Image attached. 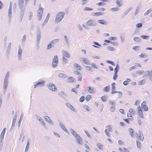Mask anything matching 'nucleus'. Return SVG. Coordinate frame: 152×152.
<instances>
[{
	"label": "nucleus",
	"instance_id": "nucleus-1",
	"mask_svg": "<svg viewBox=\"0 0 152 152\" xmlns=\"http://www.w3.org/2000/svg\"><path fill=\"white\" fill-rule=\"evenodd\" d=\"M10 76V72H7L5 75V78L4 79V85H3V92L4 94L6 93L7 90V87L8 83V80Z\"/></svg>",
	"mask_w": 152,
	"mask_h": 152
},
{
	"label": "nucleus",
	"instance_id": "nucleus-2",
	"mask_svg": "<svg viewBox=\"0 0 152 152\" xmlns=\"http://www.w3.org/2000/svg\"><path fill=\"white\" fill-rule=\"evenodd\" d=\"M65 15L64 12L62 11L58 12L56 16L55 23H58L60 22L64 18Z\"/></svg>",
	"mask_w": 152,
	"mask_h": 152
},
{
	"label": "nucleus",
	"instance_id": "nucleus-3",
	"mask_svg": "<svg viewBox=\"0 0 152 152\" xmlns=\"http://www.w3.org/2000/svg\"><path fill=\"white\" fill-rule=\"evenodd\" d=\"M43 9L40 6L39 7V9L37 10V18L39 21H40L42 18L43 14Z\"/></svg>",
	"mask_w": 152,
	"mask_h": 152
},
{
	"label": "nucleus",
	"instance_id": "nucleus-4",
	"mask_svg": "<svg viewBox=\"0 0 152 152\" xmlns=\"http://www.w3.org/2000/svg\"><path fill=\"white\" fill-rule=\"evenodd\" d=\"M12 7V3L11 2H10L8 14L9 22L10 23L11 22Z\"/></svg>",
	"mask_w": 152,
	"mask_h": 152
},
{
	"label": "nucleus",
	"instance_id": "nucleus-5",
	"mask_svg": "<svg viewBox=\"0 0 152 152\" xmlns=\"http://www.w3.org/2000/svg\"><path fill=\"white\" fill-rule=\"evenodd\" d=\"M22 49L20 45L18 46V60L19 61H21L22 59Z\"/></svg>",
	"mask_w": 152,
	"mask_h": 152
},
{
	"label": "nucleus",
	"instance_id": "nucleus-6",
	"mask_svg": "<svg viewBox=\"0 0 152 152\" xmlns=\"http://www.w3.org/2000/svg\"><path fill=\"white\" fill-rule=\"evenodd\" d=\"M41 37V35L40 30L39 28H38L37 32L36 42L37 45H39L40 40Z\"/></svg>",
	"mask_w": 152,
	"mask_h": 152
},
{
	"label": "nucleus",
	"instance_id": "nucleus-7",
	"mask_svg": "<svg viewBox=\"0 0 152 152\" xmlns=\"http://www.w3.org/2000/svg\"><path fill=\"white\" fill-rule=\"evenodd\" d=\"M58 64V56L57 55L54 56V58L53 60L52 67L53 68L56 67Z\"/></svg>",
	"mask_w": 152,
	"mask_h": 152
},
{
	"label": "nucleus",
	"instance_id": "nucleus-8",
	"mask_svg": "<svg viewBox=\"0 0 152 152\" xmlns=\"http://www.w3.org/2000/svg\"><path fill=\"white\" fill-rule=\"evenodd\" d=\"M109 103L111 105L110 108V110L111 112H113L115 110V102L114 100L110 101Z\"/></svg>",
	"mask_w": 152,
	"mask_h": 152
},
{
	"label": "nucleus",
	"instance_id": "nucleus-9",
	"mask_svg": "<svg viewBox=\"0 0 152 152\" xmlns=\"http://www.w3.org/2000/svg\"><path fill=\"white\" fill-rule=\"evenodd\" d=\"M18 5L20 11H25L26 8L25 6L24 5V1H18Z\"/></svg>",
	"mask_w": 152,
	"mask_h": 152
},
{
	"label": "nucleus",
	"instance_id": "nucleus-10",
	"mask_svg": "<svg viewBox=\"0 0 152 152\" xmlns=\"http://www.w3.org/2000/svg\"><path fill=\"white\" fill-rule=\"evenodd\" d=\"M87 25L89 26H96V22L92 20H88L86 23Z\"/></svg>",
	"mask_w": 152,
	"mask_h": 152
},
{
	"label": "nucleus",
	"instance_id": "nucleus-11",
	"mask_svg": "<svg viewBox=\"0 0 152 152\" xmlns=\"http://www.w3.org/2000/svg\"><path fill=\"white\" fill-rule=\"evenodd\" d=\"M17 118V115L16 113L15 114L14 116L12 121V124L11 127L10 129V131H12V130L13 129L14 127L15 126V122L16 121V120Z\"/></svg>",
	"mask_w": 152,
	"mask_h": 152
},
{
	"label": "nucleus",
	"instance_id": "nucleus-12",
	"mask_svg": "<svg viewBox=\"0 0 152 152\" xmlns=\"http://www.w3.org/2000/svg\"><path fill=\"white\" fill-rule=\"evenodd\" d=\"M48 86L49 89L52 91H55L57 90L56 88L53 83H50L48 84Z\"/></svg>",
	"mask_w": 152,
	"mask_h": 152
},
{
	"label": "nucleus",
	"instance_id": "nucleus-13",
	"mask_svg": "<svg viewBox=\"0 0 152 152\" xmlns=\"http://www.w3.org/2000/svg\"><path fill=\"white\" fill-rule=\"evenodd\" d=\"M45 81L44 80H41L39 81L37 83L34 85V88H35L37 87H41L43 86L44 85Z\"/></svg>",
	"mask_w": 152,
	"mask_h": 152
},
{
	"label": "nucleus",
	"instance_id": "nucleus-14",
	"mask_svg": "<svg viewBox=\"0 0 152 152\" xmlns=\"http://www.w3.org/2000/svg\"><path fill=\"white\" fill-rule=\"evenodd\" d=\"M87 90L88 93L91 94H94L96 91V90L94 87L91 86L87 87Z\"/></svg>",
	"mask_w": 152,
	"mask_h": 152
},
{
	"label": "nucleus",
	"instance_id": "nucleus-15",
	"mask_svg": "<svg viewBox=\"0 0 152 152\" xmlns=\"http://www.w3.org/2000/svg\"><path fill=\"white\" fill-rule=\"evenodd\" d=\"M146 102L145 101H143L141 104V107L142 109H143L145 111H147L148 110V106L146 104Z\"/></svg>",
	"mask_w": 152,
	"mask_h": 152
},
{
	"label": "nucleus",
	"instance_id": "nucleus-16",
	"mask_svg": "<svg viewBox=\"0 0 152 152\" xmlns=\"http://www.w3.org/2000/svg\"><path fill=\"white\" fill-rule=\"evenodd\" d=\"M58 95L61 98L64 99L65 97L67 96L66 94L63 91H61V92L58 94Z\"/></svg>",
	"mask_w": 152,
	"mask_h": 152
},
{
	"label": "nucleus",
	"instance_id": "nucleus-17",
	"mask_svg": "<svg viewBox=\"0 0 152 152\" xmlns=\"http://www.w3.org/2000/svg\"><path fill=\"white\" fill-rule=\"evenodd\" d=\"M137 109L138 110V113L139 116H140L141 118H143V114L140 106H139L137 107Z\"/></svg>",
	"mask_w": 152,
	"mask_h": 152
},
{
	"label": "nucleus",
	"instance_id": "nucleus-18",
	"mask_svg": "<svg viewBox=\"0 0 152 152\" xmlns=\"http://www.w3.org/2000/svg\"><path fill=\"white\" fill-rule=\"evenodd\" d=\"M62 54L63 57L66 58H69L70 55L69 53L67 51L64 50H62Z\"/></svg>",
	"mask_w": 152,
	"mask_h": 152
},
{
	"label": "nucleus",
	"instance_id": "nucleus-19",
	"mask_svg": "<svg viewBox=\"0 0 152 152\" xmlns=\"http://www.w3.org/2000/svg\"><path fill=\"white\" fill-rule=\"evenodd\" d=\"M59 125L63 130L64 131L66 132L68 134H69V133L68 131L65 128V126H64V125L62 123L60 122L59 123Z\"/></svg>",
	"mask_w": 152,
	"mask_h": 152
},
{
	"label": "nucleus",
	"instance_id": "nucleus-20",
	"mask_svg": "<svg viewBox=\"0 0 152 152\" xmlns=\"http://www.w3.org/2000/svg\"><path fill=\"white\" fill-rule=\"evenodd\" d=\"M65 105L73 111L76 112L75 109L69 103H65Z\"/></svg>",
	"mask_w": 152,
	"mask_h": 152
},
{
	"label": "nucleus",
	"instance_id": "nucleus-21",
	"mask_svg": "<svg viewBox=\"0 0 152 152\" xmlns=\"http://www.w3.org/2000/svg\"><path fill=\"white\" fill-rule=\"evenodd\" d=\"M49 17L50 14L49 13H48L47 15L45 20L43 21V23L41 24L42 26H45L48 23Z\"/></svg>",
	"mask_w": 152,
	"mask_h": 152
},
{
	"label": "nucleus",
	"instance_id": "nucleus-22",
	"mask_svg": "<svg viewBox=\"0 0 152 152\" xmlns=\"http://www.w3.org/2000/svg\"><path fill=\"white\" fill-rule=\"evenodd\" d=\"M73 66L74 69L77 70H80L82 69L81 66L77 64H74Z\"/></svg>",
	"mask_w": 152,
	"mask_h": 152
},
{
	"label": "nucleus",
	"instance_id": "nucleus-23",
	"mask_svg": "<svg viewBox=\"0 0 152 152\" xmlns=\"http://www.w3.org/2000/svg\"><path fill=\"white\" fill-rule=\"evenodd\" d=\"M97 22L98 23L105 25H107L108 24V23L103 19L98 20L97 21Z\"/></svg>",
	"mask_w": 152,
	"mask_h": 152
},
{
	"label": "nucleus",
	"instance_id": "nucleus-24",
	"mask_svg": "<svg viewBox=\"0 0 152 152\" xmlns=\"http://www.w3.org/2000/svg\"><path fill=\"white\" fill-rule=\"evenodd\" d=\"M97 147L100 150H103V145L100 143H96Z\"/></svg>",
	"mask_w": 152,
	"mask_h": 152
},
{
	"label": "nucleus",
	"instance_id": "nucleus-25",
	"mask_svg": "<svg viewBox=\"0 0 152 152\" xmlns=\"http://www.w3.org/2000/svg\"><path fill=\"white\" fill-rule=\"evenodd\" d=\"M24 12L25 11H20V15L19 18V20L20 22H21L22 20L24 14Z\"/></svg>",
	"mask_w": 152,
	"mask_h": 152
},
{
	"label": "nucleus",
	"instance_id": "nucleus-26",
	"mask_svg": "<svg viewBox=\"0 0 152 152\" xmlns=\"http://www.w3.org/2000/svg\"><path fill=\"white\" fill-rule=\"evenodd\" d=\"M132 8L130 7L126 10L125 12L121 16V18H124L129 12V11L132 9Z\"/></svg>",
	"mask_w": 152,
	"mask_h": 152
},
{
	"label": "nucleus",
	"instance_id": "nucleus-27",
	"mask_svg": "<svg viewBox=\"0 0 152 152\" xmlns=\"http://www.w3.org/2000/svg\"><path fill=\"white\" fill-rule=\"evenodd\" d=\"M82 60L84 63L88 65L89 64L90 62L86 58H81Z\"/></svg>",
	"mask_w": 152,
	"mask_h": 152
},
{
	"label": "nucleus",
	"instance_id": "nucleus-28",
	"mask_svg": "<svg viewBox=\"0 0 152 152\" xmlns=\"http://www.w3.org/2000/svg\"><path fill=\"white\" fill-rule=\"evenodd\" d=\"M64 39L65 42V44L64 45H66L67 46H69V39L66 36H64Z\"/></svg>",
	"mask_w": 152,
	"mask_h": 152
},
{
	"label": "nucleus",
	"instance_id": "nucleus-29",
	"mask_svg": "<svg viewBox=\"0 0 152 152\" xmlns=\"http://www.w3.org/2000/svg\"><path fill=\"white\" fill-rule=\"evenodd\" d=\"M116 3L117 5L119 7H121L123 5V3L122 0H117Z\"/></svg>",
	"mask_w": 152,
	"mask_h": 152
},
{
	"label": "nucleus",
	"instance_id": "nucleus-30",
	"mask_svg": "<svg viewBox=\"0 0 152 152\" xmlns=\"http://www.w3.org/2000/svg\"><path fill=\"white\" fill-rule=\"evenodd\" d=\"M59 39H56L52 40L50 42L53 45L56 43L58 42L59 41Z\"/></svg>",
	"mask_w": 152,
	"mask_h": 152
},
{
	"label": "nucleus",
	"instance_id": "nucleus-31",
	"mask_svg": "<svg viewBox=\"0 0 152 152\" xmlns=\"http://www.w3.org/2000/svg\"><path fill=\"white\" fill-rule=\"evenodd\" d=\"M129 134L132 137H134L133 133L134 132V130L132 129L131 128H129Z\"/></svg>",
	"mask_w": 152,
	"mask_h": 152
},
{
	"label": "nucleus",
	"instance_id": "nucleus-32",
	"mask_svg": "<svg viewBox=\"0 0 152 152\" xmlns=\"http://www.w3.org/2000/svg\"><path fill=\"white\" fill-rule=\"evenodd\" d=\"M59 77L61 78H66L67 77V76L65 74L63 73H59L58 75Z\"/></svg>",
	"mask_w": 152,
	"mask_h": 152
},
{
	"label": "nucleus",
	"instance_id": "nucleus-33",
	"mask_svg": "<svg viewBox=\"0 0 152 152\" xmlns=\"http://www.w3.org/2000/svg\"><path fill=\"white\" fill-rule=\"evenodd\" d=\"M74 78L71 77H70L67 78L66 80V81L67 82H71L72 83L74 81Z\"/></svg>",
	"mask_w": 152,
	"mask_h": 152
},
{
	"label": "nucleus",
	"instance_id": "nucleus-34",
	"mask_svg": "<svg viewBox=\"0 0 152 152\" xmlns=\"http://www.w3.org/2000/svg\"><path fill=\"white\" fill-rule=\"evenodd\" d=\"M149 75V71L148 70H147L144 72V75L142 77L143 78H147Z\"/></svg>",
	"mask_w": 152,
	"mask_h": 152
},
{
	"label": "nucleus",
	"instance_id": "nucleus-35",
	"mask_svg": "<svg viewBox=\"0 0 152 152\" xmlns=\"http://www.w3.org/2000/svg\"><path fill=\"white\" fill-rule=\"evenodd\" d=\"M70 131L71 133L74 136V137L75 136L77 135L78 134H77L76 132L72 128H70Z\"/></svg>",
	"mask_w": 152,
	"mask_h": 152
},
{
	"label": "nucleus",
	"instance_id": "nucleus-36",
	"mask_svg": "<svg viewBox=\"0 0 152 152\" xmlns=\"http://www.w3.org/2000/svg\"><path fill=\"white\" fill-rule=\"evenodd\" d=\"M92 15L94 16H97L102 15H103V13L101 12H97L96 13H93Z\"/></svg>",
	"mask_w": 152,
	"mask_h": 152
},
{
	"label": "nucleus",
	"instance_id": "nucleus-37",
	"mask_svg": "<svg viewBox=\"0 0 152 152\" xmlns=\"http://www.w3.org/2000/svg\"><path fill=\"white\" fill-rule=\"evenodd\" d=\"M54 46V45H53L50 42V43L48 45L47 49V50H49L50 48H53Z\"/></svg>",
	"mask_w": 152,
	"mask_h": 152
},
{
	"label": "nucleus",
	"instance_id": "nucleus-38",
	"mask_svg": "<svg viewBox=\"0 0 152 152\" xmlns=\"http://www.w3.org/2000/svg\"><path fill=\"white\" fill-rule=\"evenodd\" d=\"M145 82V79H143L142 80H140L138 83L137 84L138 85H143Z\"/></svg>",
	"mask_w": 152,
	"mask_h": 152
},
{
	"label": "nucleus",
	"instance_id": "nucleus-39",
	"mask_svg": "<svg viewBox=\"0 0 152 152\" xmlns=\"http://www.w3.org/2000/svg\"><path fill=\"white\" fill-rule=\"evenodd\" d=\"M108 98V96L106 95H104L101 97V99L102 101L104 102H106Z\"/></svg>",
	"mask_w": 152,
	"mask_h": 152
},
{
	"label": "nucleus",
	"instance_id": "nucleus-40",
	"mask_svg": "<svg viewBox=\"0 0 152 152\" xmlns=\"http://www.w3.org/2000/svg\"><path fill=\"white\" fill-rule=\"evenodd\" d=\"M29 141L28 140V141L27 142L25 152H27L28 151V149L29 147Z\"/></svg>",
	"mask_w": 152,
	"mask_h": 152
},
{
	"label": "nucleus",
	"instance_id": "nucleus-41",
	"mask_svg": "<svg viewBox=\"0 0 152 152\" xmlns=\"http://www.w3.org/2000/svg\"><path fill=\"white\" fill-rule=\"evenodd\" d=\"M119 68V67L118 64H116L115 68L114 69V73H117L118 72V70Z\"/></svg>",
	"mask_w": 152,
	"mask_h": 152
},
{
	"label": "nucleus",
	"instance_id": "nucleus-42",
	"mask_svg": "<svg viewBox=\"0 0 152 152\" xmlns=\"http://www.w3.org/2000/svg\"><path fill=\"white\" fill-rule=\"evenodd\" d=\"M26 36L25 34H24L23 35V37L21 40L22 44H25L26 41Z\"/></svg>",
	"mask_w": 152,
	"mask_h": 152
},
{
	"label": "nucleus",
	"instance_id": "nucleus-43",
	"mask_svg": "<svg viewBox=\"0 0 152 152\" xmlns=\"http://www.w3.org/2000/svg\"><path fill=\"white\" fill-rule=\"evenodd\" d=\"M35 117H36V119L39 121V122L40 121H42V119L38 115H37L35 114Z\"/></svg>",
	"mask_w": 152,
	"mask_h": 152
},
{
	"label": "nucleus",
	"instance_id": "nucleus-44",
	"mask_svg": "<svg viewBox=\"0 0 152 152\" xmlns=\"http://www.w3.org/2000/svg\"><path fill=\"white\" fill-rule=\"evenodd\" d=\"M62 61L63 62V64H66L68 63V60L67 58L63 57L62 58Z\"/></svg>",
	"mask_w": 152,
	"mask_h": 152
},
{
	"label": "nucleus",
	"instance_id": "nucleus-45",
	"mask_svg": "<svg viewBox=\"0 0 152 152\" xmlns=\"http://www.w3.org/2000/svg\"><path fill=\"white\" fill-rule=\"evenodd\" d=\"M76 140L79 144L80 145H82L83 144V142L81 137V139H77Z\"/></svg>",
	"mask_w": 152,
	"mask_h": 152
},
{
	"label": "nucleus",
	"instance_id": "nucleus-46",
	"mask_svg": "<svg viewBox=\"0 0 152 152\" xmlns=\"http://www.w3.org/2000/svg\"><path fill=\"white\" fill-rule=\"evenodd\" d=\"M152 10V9L151 8L149 9L144 14V15L145 16L150 13Z\"/></svg>",
	"mask_w": 152,
	"mask_h": 152
},
{
	"label": "nucleus",
	"instance_id": "nucleus-47",
	"mask_svg": "<svg viewBox=\"0 0 152 152\" xmlns=\"http://www.w3.org/2000/svg\"><path fill=\"white\" fill-rule=\"evenodd\" d=\"M133 40L135 42H138L140 41V39L138 37H135L133 38Z\"/></svg>",
	"mask_w": 152,
	"mask_h": 152
},
{
	"label": "nucleus",
	"instance_id": "nucleus-48",
	"mask_svg": "<svg viewBox=\"0 0 152 152\" xmlns=\"http://www.w3.org/2000/svg\"><path fill=\"white\" fill-rule=\"evenodd\" d=\"M28 19L29 20H31L32 19L33 16V13L32 12H28Z\"/></svg>",
	"mask_w": 152,
	"mask_h": 152
},
{
	"label": "nucleus",
	"instance_id": "nucleus-49",
	"mask_svg": "<svg viewBox=\"0 0 152 152\" xmlns=\"http://www.w3.org/2000/svg\"><path fill=\"white\" fill-rule=\"evenodd\" d=\"M137 146L138 148H140L141 147L140 142L138 140H136Z\"/></svg>",
	"mask_w": 152,
	"mask_h": 152
},
{
	"label": "nucleus",
	"instance_id": "nucleus-50",
	"mask_svg": "<svg viewBox=\"0 0 152 152\" xmlns=\"http://www.w3.org/2000/svg\"><path fill=\"white\" fill-rule=\"evenodd\" d=\"M139 7H137L135 11L134 12V15H137L139 12Z\"/></svg>",
	"mask_w": 152,
	"mask_h": 152
},
{
	"label": "nucleus",
	"instance_id": "nucleus-51",
	"mask_svg": "<svg viewBox=\"0 0 152 152\" xmlns=\"http://www.w3.org/2000/svg\"><path fill=\"white\" fill-rule=\"evenodd\" d=\"M110 88V87L109 86H106L103 89V90L104 91L106 92H108L109 91V90Z\"/></svg>",
	"mask_w": 152,
	"mask_h": 152
},
{
	"label": "nucleus",
	"instance_id": "nucleus-52",
	"mask_svg": "<svg viewBox=\"0 0 152 152\" xmlns=\"http://www.w3.org/2000/svg\"><path fill=\"white\" fill-rule=\"evenodd\" d=\"M140 38L145 39H148L149 38V37L148 36H145L143 35L140 36Z\"/></svg>",
	"mask_w": 152,
	"mask_h": 152
},
{
	"label": "nucleus",
	"instance_id": "nucleus-53",
	"mask_svg": "<svg viewBox=\"0 0 152 152\" xmlns=\"http://www.w3.org/2000/svg\"><path fill=\"white\" fill-rule=\"evenodd\" d=\"M11 43H9L7 48V52H9L11 48Z\"/></svg>",
	"mask_w": 152,
	"mask_h": 152
},
{
	"label": "nucleus",
	"instance_id": "nucleus-54",
	"mask_svg": "<svg viewBox=\"0 0 152 152\" xmlns=\"http://www.w3.org/2000/svg\"><path fill=\"white\" fill-rule=\"evenodd\" d=\"M107 49L109 50L114 51L115 50V49L114 48L110 46H108L107 47Z\"/></svg>",
	"mask_w": 152,
	"mask_h": 152
},
{
	"label": "nucleus",
	"instance_id": "nucleus-55",
	"mask_svg": "<svg viewBox=\"0 0 152 152\" xmlns=\"http://www.w3.org/2000/svg\"><path fill=\"white\" fill-rule=\"evenodd\" d=\"M110 10L112 11H118L119 10V8L118 7H113L111 8L110 9Z\"/></svg>",
	"mask_w": 152,
	"mask_h": 152
},
{
	"label": "nucleus",
	"instance_id": "nucleus-56",
	"mask_svg": "<svg viewBox=\"0 0 152 152\" xmlns=\"http://www.w3.org/2000/svg\"><path fill=\"white\" fill-rule=\"evenodd\" d=\"M93 10L92 8L88 7H85L83 9V10L84 11H92Z\"/></svg>",
	"mask_w": 152,
	"mask_h": 152
},
{
	"label": "nucleus",
	"instance_id": "nucleus-57",
	"mask_svg": "<svg viewBox=\"0 0 152 152\" xmlns=\"http://www.w3.org/2000/svg\"><path fill=\"white\" fill-rule=\"evenodd\" d=\"M142 136L139 135V136L138 137H137V139L138 140H141V141H143L144 140V137H142Z\"/></svg>",
	"mask_w": 152,
	"mask_h": 152
},
{
	"label": "nucleus",
	"instance_id": "nucleus-58",
	"mask_svg": "<svg viewBox=\"0 0 152 152\" xmlns=\"http://www.w3.org/2000/svg\"><path fill=\"white\" fill-rule=\"evenodd\" d=\"M115 83H113L111 84L112 90H115Z\"/></svg>",
	"mask_w": 152,
	"mask_h": 152
},
{
	"label": "nucleus",
	"instance_id": "nucleus-59",
	"mask_svg": "<svg viewBox=\"0 0 152 152\" xmlns=\"http://www.w3.org/2000/svg\"><path fill=\"white\" fill-rule=\"evenodd\" d=\"M142 26V24L141 23H138L136 24V26L137 28H139L141 27Z\"/></svg>",
	"mask_w": 152,
	"mask_h": 152
},
{
	"label": "nucleus",
	"instance_id": "nucleus-60",
	"mask_svg": "<svg viewBox=\"0 0 152 152\" xmlns=\"http://www.w3.org/2000/svg\"><path fill=\"white\" fill-rule=\"evenodd\" d=\"M105 4L103 2H100L96 4V5L99 6H104Z\"/></svg>",
	"mask_w": 152,
	"mask_h": 152
},
{
	"label": "nucleus",
	"instance_id": "nucleus-61",
	"mask_svg": "<svg viewBox=\"0 0 152 152\" xmlns=\"http://www.w3.org/2000/svg\"><path fill=\"white\" fill-rule=\"evenodd\" d=\"M106 63L111 64L113 66H115V64L114 63L113 61H111L109 60H107L106 61Z\"/></svg>",
	"mask_w": 152,
	"mask_h": 152
},
{
	"label": "nucleus",
	"instance_id": "nucleus-62",
	"mask_svg": "<svg viewBox=\"0 0 152 152\" xmlns=\"http://www.w3.org/2000/svg\"><path fill=\"white\" fill-rule=\"evenodd\" d=\"M40 122L41 123V124L43 125V126L45 128H46V125H45V124L43 121L42 119V120L41 121H40Z\"/></svg>",
	"mask_w": 152,
	"mask_h": 152
},
{
	"label": "nucleus",
	"instance_id": "nucleus-63",
	"mask_svg": "<svg viewBox=\"0 0 152 152\" xmlns=\"http://www.w3.org/2000/svg\"><path fill=\"white\" fill-rule=\"evenodd\" d=\"M140 49V47L139 46H135L132 48V49L135 50H138Z\"/></svg>",
	"mask_w": 152,
	"mask_h": 152
},
{
	"label": "nucleus",
	"instance_id": "nucleus-64",
	"mask_svg": "<svg viewBox=\"0 0 152 152\" xmlns=\"http://www.w3.org/2000/svg\"><path fill=\"white\" fill-rule=\"evenodd\" d=\"M149 79L152 81V70L151 71L150 73H149Z\"/></svg>",
	"mask_w": 152,
	"mask_h": 152
}]
</instances>
